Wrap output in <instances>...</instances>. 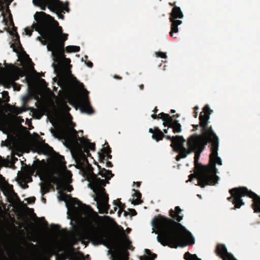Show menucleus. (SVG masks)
Returning a JSON list of instances; mask_svg holds the SVG:
<instances>
[{"label": "nucleus", "mask_w": 260, "mask_h": 260, "mask_svg": "<svg viewBox=\"0 0 260 260\" xmlns=\"http://www.w3.org/2000/svg\"><path fill=\"white\" fill-rule=\"evenodd\" d=\"M108 255H111V260H128L129 252L120 249L116 250L114 253H110L108 251Z\"/></svg>", "instance_id": "obj_16"}, {"label": "nucleus", "mask_w": 260, "mask_h": 260, "mask_svg": "<svg viewBox=\"0 0 260 260\" xmlns=\"http://www.w3.org/2000/svg\"><path fill=\"white\" fill-rule=\"evenodd\" d=\"M166 126H167V124H166ZM168 126H169V125H168ZM168 128H169V127H168ZM168 130H169V128H167V129H164L163 131H164V132L165 133H166V134H167V133H168Z\"/></svg>", "instance_id": "obj_39"}, {"label": "nucleus", "mask_w": 260, "mask_h": 260, "mask_svg": "<svg viewBox=\"0 0 260 260\" xmlns=\"http://www.w3.org/2000/svg\"><path fill=\"white\" fill-rule=\"evenodd\" d=\"M149 132L151 133H153V131L152 128H149Z\"/></svg>", "instance_id": "obj_47"}, {"label": "nucleus", "mask_w": 260, "mask_h": 260, "mask_svg": "<svg viewBox=\"0 0 260 260\" xmlns=\"http://www.w3.org/2000/svg\"><path fill=\"white\" fill-rule=\"evenodd\" d=\"M137 187H139L140 185V182H137Z\"/></svg>", "instance_id": "obj_50"}, {"label": "nucleus", "mask_w": 260, "mask_h": 260, "mask_svg": "<svg viewBox=\"0 0 260 260\" xmlns=\"http://www.w3.org/2000/svg\"><path fill=\"white\" fill-rule=\"evenodd\" d=\"M157 110L156 108H155L154 109V113H156V112H157Z\"/></svg>", "instance_id": "obj_51"}, {"label": "nucleus", "mask_w": 260, "mask_h": 260, "mask_svg": "<svg viewBox=\"0 0 260 260\" xmlns=\"http://www.w3.org/2000/svg\"><path fill=\"white\" fill-rule=\"evenodd\" d=\"M64 109L68 111H69L70 110V108L67 105H64Z\"/></svg>", "instance_id": "obj_40"}, {"label": "nucleus", "mask_w": 260, "mask_h": 260, "mask_svg": "<svg viewBox=\"0 0 260 260\" xmlns=\"http://www.w3.org/2000/svg\"><path fill=\"white\" fill-rule=\"evenodd\" d=\"M66 206L68 208V210H69L68 205L67 203L66 204Z\"/></svg>", "instance_id": "obj_54"}, {"label": "nucleus", "mask_w": 260, "mask_h": 260, "mask_svg": "<svg viewBox=\"0 0 260 260\" xmlns=\"http://www.w3.org/2000/svg\"><path fill=\"white\" fill-rule=\"evenodd\" d=\"M72 179L71 177L66 178L64 180L57 179L54 181V184L56 187L60 190L71 192L73 187L70 183H72Z\"/></svg>", "instance_id": "obj_15"}, {"label": "nucleus", "mask_w": 260, "mask_h": 260, "mask_svg": "<svg viewBox=\"0 0 260 260\" xmlns=\"http://www.w3.org/2000/svg\"><path fill=\"white\" fill-rule=\"evenodd\" d=\"M75 126V123L70 121L68 123L67 126L62 129L61 133L65 142L69 145L76 144L81 150H85L87 154L88 150L94 151L95 149L94 144L90 142L84 137H80L77 131L74 128Z\"/></svg>", "instance_id": "obj_6"}, {"label": "nucleus", "mask_w": 260, "mask_h": 260, "mask_svg": "<svg viewBox=\"0 0 260 260\" xmlns=\"http://www.w3.org/2000/svg\"><path fill=\"white\" fill-rule=\"evenodd\" d=\"M57 199H58V200L59 201H62V200H63V199H61V196H57Z\"/></svg>", "instance_id": "obj_43"}, {"label": "nucleus", "mask_w": 260, "mask_h": 260, "mask_svg": "<svg viewBox=\"0 0 260 260\" xmlns=\"http://www.w3.org/2000/svg\"><path fill=\"white\" fill-rule=\"evenodd\" d=\"M34 6L39 7L42 10H46L48 7L50 11L61 10V12H69V2H66V7H63V2L60 0H32Z\"/></svg>", "instance_id": "obj_9"}, {"label": "nucleus", "mask_w": 260, "mask_h": 260, "mask_svg": "<svg viewBox=\"0 0 260 260\" xmlns=\"http://www.w3.org/2000/svg\"><path fill=\"white\" fill-rule=\"evenodd\" d=\"M70 224L74 228L75 227V225L74 224L73 222L72 221H70Z\"/></svg>", "instance_id": "obj_44"}, {"label": "nucleus", "mask_w": 260, "mask_h": 260, "mask_svg": "<svg viewBox=\"0 0 260 260\" xmlns=\"http://www.w3.org/2000/svg\"><path fill=\"white\" fill-rule=\"evenodd\" d=\"M126 231L128 233H129L131 231V229L128 228L126 229Z\"/></svg>", "instance_id": "obj_46"}, {"label": "nucleus", "mask_w": 260, "mask_h": 260, "mask_svg": "<svg viewBox=\"0 0 260 260\" xmlns=\"http://www.w3.org/2000/svg\"><path fill=\"white\" fill-rule=\"evenodd\" d=\"M205 114L203 115L202 113L200 115V123L202 127V131L205 132L206 131L207 127L208 124V120L210 118V115L213 112V111L210 109L209 105H206L203 109Z\"/></svg>", "instance_id": "obj_14"}, {"label": "nucleus", "mask_w": 260, "mask_h": 260, "mask_svg": "<svg viewBox=\"0 0 260 260\" xmlns=\"http://www.w3.org/2000/svg\"><path fill=\"white\" fill-rule=\"evenodd\" d=\"M111 152V150L109 146L104 148V153L106 155L108 159L112 158V155L110 154Z\"/></svg>", "instance_id": "obj_26"}, {"label": "nucleus", "mask_w": 260, "mask_h": 260, "mask_svg": "<svg viewBox=\"0 0 260 260\" xmlns=\"http://www.w3.org/2000/svg\"><path fill=\"white\" fill-rule=\"evenodd\" d=\"M52 254H50V255L49 256V258H50L52 256Z\"/></svg>", "instance_id": "obj_58"}, {"label": "nucleus", "mask_w": 260, "mask_h": 260, "mask_svg": "<svg viewBox=\"0 0 260 260\" xmlns=\"http://www.w3.org/2000/svg\"><path fill=\"white\" fill-rule=\"evenodd\" d=\"M114 208H115V209H114L115 211H116L117 207H115Z\"/></svg>", "instance_id": "obj_61"}, {"label": "nucleus", "mask_w": 260, "mask_h": 260, "mask_svg": "<svg viewBox=\"0 0 260 260\" xmlns=\"http://www.w3.org/2000/svg\"><path fill=\"white\" fill-rule=\"evenodd\" d=\"M81 204L82 203L80 201L77 200V202L76 203V204L77 205L80 206Z\"/></svg>", "instance_id": "obj_42"}, {"label": "nucleus", "mask_w": 260, "mask_h": 260, "mask_svg": "<svg viewBox=\"0 0 260 260\" xmlns=\"http://www.w3.org/2000/svg\"><path fill=\"white\" fill-rule=\"evenodd\" d=\"M132 191L134 192L133 196H134V198H136V199L134 200L132 203L135 205L141 204L142 202V201L141 200L142 196L141 193L140 191L135 189H133Z\"/></svg>", "instance_id": "obj_19"}, {"label": "nucleus", "mask_w": 260, "mask_h": 260, "mask_svg": "<svg viewBox=\"0 0 260 260\" xmlns=\"http://www.w3.org/2000/svg\"><path fill=\"white\" fill-rule=\"evenodd\" d=\"M87 57H88L87 56H86V55L85 56V58L86 59L87 58Z\"/></svg>", "instance_id": "obj_60"}, {"label": "nucleus", "mask_w": 260, "mask_h": 260, "mask_svg": "<svg viewBox=\"0 0 260 260\" xmlns=\"http://www.w3.org/2000/svg\"><path fill=\"white\" fill-rule=\"evenodd\" d=\"M119 230L121 232V240L124 244L125 248L129 250H132L133 246L131 245L132 242L129 239L128 236L125 234L124 229L122 227H120Z\"/></svg>", "instance_id": "obj_18"}, {"label": "nucleus", "mask_w": 260, "mask_h": 260, "mask_svg": "<svg viewBox=\"0 0 260 260\" xmlns=\"http://www.w3.org/2000/svg\"><path fill=\"white\" fill-rule=\"evenodd\" d=\"M5 9V7L3 6H1L0 7V12H2V15L4 17V10Z\"/></svg>", "instance_id": "obj_35"}, {"label": "nucleus", "mask_w": 260, "mask_h": 260, "mask_svg": "<svg viewBox=\"0 0 260 260\" xmlns=\"http://www.w3.org/2000/svg\"><path fill=\"white\" fill-rule=\"evenodd\" d=\"M89 181L88 186L95 195L93 200L95 202V205L99 212L101 214L108 213L110 208L109 197L104 187L109 182H106L105 179H101L95 175Z\"/></svg>", "instance_id": "obj_5"}, {"label": "nucleus", "mask_w": 260, "mask_h": 260, "mask_svg": "<svg viewBox=\"0 0 260 260\" xmlns=\"http://www.w3.org/2000/svg\"><path fill=\"white\" fill-rule=\"evenodd\" d=\"M80 132L81 133H83V131H81Z\"/></svg>", "instance_id": "obj_62"}, {"label": "nucleus", "mask_w": 260, "mask_h": 260, "mask_svg": "<svg viewBox=\"0 0 260 260\" xmlns=\"http://www.w3.org/2000/svg\"><path fill=\"white\" fill-rule=\"evenodd\" d=\"M31 199V203H34L35 200V198L34 197L32 198Z\"/></svg>", "instance_id": "obj_45"}, {"label": "nucleus", "mask_w": 260, "mask_h": 260, "mask_svg": "<svg viewBox=\"0 0 260 260\" xmlns=\"http://www.w3.org/2000/svg\"><path fill=\"white\" fill-rule=\"evenodd\" d=\"M0 131H2L3 134H7V132L5 130L3 129V126L0 124Z\"/></svg>", "instance_id": "obj_37"}, {"label": "nucleus", "mask_w": 260, "mask_h": 260, "mask_svg": "<svg viewBox=\"0 0 260 260\" xmlns=\"http://www.w3.org/2000/svg\"><path fill=\"white\" fill-rule=\"evenodd\" d=\"M151 117L153 119H156L158 117L160 118V117H159V115L158 116H157L156 115L152 114V115H151Z\"/></svg>", "instance_id": "obj_38"}, {"label": "nucleus", "mask_w": 260, "mask_h": 260, "mask_svg": "<svg viewBox=\"0 0 260 260\" xmlns=\"http://www.w3.org/2000/svg\"><path fill=\"white\" fill-rule=\"evenodd\" d=\"M100 175L102 177L105 178L106 179H110L114 175L112 174L111 171L106 170L105 169H103L101 170L100 172Z\"/></svg>", "instance_id": "obj_22"}, {"label": "nucleus", "mask_w": 260, "mask_h": 260, "mask_svg": "<svg viewBox=\"0 0 260 260\" xmlns=\"http://www.w3.org/2000/svg\"><path fill=\"white\" fill-rule=\"evenodd\" d=\"M11 35L12 36L13 41L14 42L13 44L11 45V46L14 45L15 46V47H17V48H19L21 46L20 39H19V36L17 32H13L11 33Z\"/></svg>", "instance_id": "obj_21"}, {"label": "nucleus", "mask_w": 260, "mask_h": 260, "mask_svg": "<svg viewBox=\"0 0 260 260\" xmlns=\"http://www.w3.org/2000/svg\"><path fill=\"white\" fill-rule=\"evenodd\" d=\"M57 84L62 90H67L69 88L70 84L68 80L66 77H63L60 81L57 82Z\"/></svg>", "instance_id": "obj_20"}, {"label": "nucleus", "mask_w": 260, "mask_h": 260, "mask_svg": "<svg viewBox=\"0 0 260 260\" xmlns=\"http://www.w3.org/2000/svg\"><path fill=\"white\" fill-rule=\"evenodd\" d=\"M193 126L195 129H197L198 128V126L196 125H193Z\"/></svg>", "instance_id": "obj_48"}, {"label": "nucleus", "mask_w": 260, "mask_h": 260, "mask_svg": "<svg viewBox=\"0 0 260 260\" xmlns=\"http://www.w3.org/2000/svg\"><path fill=\"white\" fill-rule=\"evenodd\" d=\"M184 257L186 260H201V258L197 257L196 254H191L188 252L184 254Z\"/></svg>", "instance_id": "obj_24"}, {"label": "nucleus", "mask_w": 260, "mask_h": 260, "mask_svg": "<svg viewBox=\"0 0 260 260\" xmlns=\"http://www.w3.org/2000/svg\"><path fill=\"white\" fill-rule=\"evenodd\" d=\"M64 145H65V146H66V147H68V146H67V145H66V144H64Z\"/></svg>", "instance_id": "obj_64"}, {"label": "nucleus", "mask_w": 260, "mask_h": 260, "mask_svg": "<svg viewBox=\"0 0 260 260\" xmlns=\"http://www.w3.org/2000/svg\"><path fill=\"white\" fill-rule=\"evenodd\" d=\"M209 132V141L211 143V153L210 154V165H203L199 162V159L202 151L201 149V144L198 138L197 137L200 146L198 147L195 152L194 157V165L195 168V172L191 174L189 176V179L186 182H192L193 179H197V183L196 185H199L203 188L207 185H215L218 183L219 180V177L217 176V169L216 165L221 166L222 165V159L220 157L218 156V147H219V139L215 133L210 127L208 130Z\"/></svg>", "instance_id": "obj_3"}, {"label": "nucleus", "mask_w": 260, "mask_h": 260, "mask_svg": "<svg viewBox=\"0 0 260 260\" xmlns=\"http://www.w3.org/2000/svg\"><path fill=\"white\" fill-rule=\"evenodd\" d=\"M5 257L4 255L0 256V260H5Z\"/></svg>", "instance_id": "obj_41"}, {"label": "nucleus", "mask_w": 260, "mask_h": 260, "mask_svg": "<svg viewBox=\"0 0 260 260\" xmlns=\"http://www.w3.org/2000/svg\"><path fill=\"white\" fill-rule=\"evenodd\" d=\"M229 192L232 196L228 198V199L229 201L233 202L236 208H239L241 206L244 205V202L241 198L247 196L253 199V209L254 212L260 213V197L255 193L248 190L246 187L233 188L230 189Z\"/></svg>", "instance_id": "obj_7"}, {"label": "nucleus", "mask_w": 260, "mask_h": 260, "mask_svg": "<svg viewBox=\"0 0 260 260\" xmlns=\"http://www.w3.org/2000/svg\"><path fill=\"white\" fill-rule=\"evenodd\" d=\"M143 87H144L143 85H140V89H141V90L143 89Z\"/></svg>", "instance_id": "obj_49"}, {"label": "nucleus", "mask_w": 260, "mask_h": 260, "mask_svg": "<svg viewBox=\"0 0 260 260\" xmlns=\"http://www.w3.org/2000/svg\"><path fill=\"white\" fill-rule=\"evenodd\" d=\"M34 17L37 21L34 27L41 36L37 40L42 45H47L48 51L51 52L53 71L59 72L64 61L71 62L64 54V42L68 39V34L63 33L58 22L44 12H37Z\"/></svg>", "instance_id": "obj_1"}, {"label": "nucleus", "mask_w": 260, "mask_h": 260, "mask_svg": "<svg viewBox=\"0 0 260 260\" xmlns=\"http://www.w3.org/2000/svg\"><path fill=\"white\" fill-rule=\"evenodd\" d=\"M9 78L11 81L14 82L18 80L20 77L24 76V73L20 68L17 67L16 69H13V67L9 70Z\"/></svg>", "instance_id": "obj_17"}, {"label": "nucleus", "mask_w": 260, "mask_h": 260, "mask_svg": "<svg viewBox=\"0 0 260 260\" xmlns=\"http://www.w3.org/2000/svg\"><path fill=\"white\" fill-rule=\"evenodd\" d=\"M69 117L72 119V116L70 114L69 115Z\"/></svg>", "instance_id": "obj_57"}, {"label": "nucleus", "mask_w": 260, "mask_h": 260, "mask_svg": "<svg viewBox=\"0 0 260 260\" xmlns=\"http://www.w3.org/2000/svg\"><path fill=\"white\" fill-rule=\"evenodd\" d=\"M159 117L163 121V125L166 126L167 125H169V127L173 129V133H180L182 131L181 125L177 120H174L173 117L175 115L171 116L169 114H165L163 112L159 114Z\"/></svg>", "instance_id": "obj_12"}, {"label": "nucleus", "mask_w": 260, "mask_h": 260, "mask_svg": "<svg viewBox=\"0 0 260 260\" xmlns=\"http://www.w3.org/2000/svg\"><path fill=\"white\" fill-rule=\"evenodd\" d=\"M159 117L163 121V125L166 126L167 125H169V127L173 129V133H180L182 131L181 125L177 120H174L173 117L175 115L171 116L169 114H165L163 112L159 114Z\"/></svg>", "instance_id": "obj_13"}, {"label": "nucleus", "mask_w": 260, "mask_h": 260, "mask_svg": "<svg viewBox=\"0 0 260 260\" xmlns=\"http://www.w3.org/2000/svg\"><path fill=\"white\" fill-rule=\"evenodd\" d=\"M2 94H3V96L4 98H6V100L7 101H9V97L8 96V92L7 91H4L3 92H2Z\"/></svg>", "instance_id": "obj_33"}, {"label": "nucleus", "mask_w": 260, "mask_h": 260, "mask_svg": "<svg viewBox=\"0 0 260 260\" xmlns=\"http://www.w3.org/2000/svg\"><path fill=\"white\" fill-rule=\"evenodd\" d=\"M169 213L173 219L159 215L158 218L155 217L151 220L153 230L156 224L158 225L159 235L156 237L157 241L163 246L171 248L194 244L195 239L192 234L181 223L175 221L179 222L183 219L180 208L176 206L175 210L171 209Z\"/></svg>", "instance_id": "obj_2"}, {"label": "nucleus", "mask_w": 260, "mask_h": 260, "mask_svg": "<svg viewBox=\"0 0 260 260\" xmlns=\"http://www.w3.org/2000/svg\"><path fill=\"white\" fill-rule=\"evenodd\" d=\"M52 12L56 13L58 19H64V16L62 14V12H61V10H55V11H52Z\"/></svg>", "instance_id": "obj_29"}, {"label": "nucleus", "mask_w": 260, "mask_h": 260, "mask_svg": "<svg viewBox=\"0 0 260 260\" xmlns=\"http://www.w3.org/2000/svg\"><path fill=\"white\" fill-rule=\"evenodd\" d=\"M43 202H44V203H45V202H46V199H44V198H43Z\"/></svg>", "instance_id": "obj_55"}, {"label": "nucleus", "mask_w": 260, "mask_h": 260, "mask_svg": "<svg viewBox=\"0 0 260 260\" xmlns=\"http://www.w3.org/2000/svg\"><path fill=\"white\" fill-rule=\"evenodd\" d=\"M6 4H7V8H6V10L7 13L9 14L10 13V9L9 8V6L11 4V3L13 2V0H4Z\"/></svg>", "instance_id": "obj_31"}, {"label": "nucleus", "mask_w": 260, "mask_h": 260, "mask_svg": "<svg viewBox=\"0 0 260 260\" xmlns=\"http://www.w3.org/2000/svg\"><path fill=\"white\" fill-rule=\"evenodd\" d=\"M197 196L199 198H201V196L200 194H197Z\"/></svg>", "instance_id": "obj_56"}, {"label": "nucleus", "mask_w": 260, "mask_h": 260, "mask_svg": "<svg viewBox=\"0 0 260 260\" xmlns=\"http://www.w3.org/2000/svg\"><path fill=\"white\" fill-rule=\"evenodd\" d=\"M194 109V112H195L194 117H195V118H197V116H198V110H199V108L198 107H195Z\"/></svg>", "instance_id": "obj_34"}, {"label": "nucleus", "mask_w": 260, "mask_h": 260, "mask_svg": "<svg viewBox=\"0 0 260 260\" xmlns=\"http://www.w3.org/2000/svg\"><path fill=\"white\" fill-rule=\"evenodd\" d=\"M88 237L90 238L94 245H104L109 250L113 246L116 247L118 244L106 234L98 231L90 229L88 232Z\"/></svg>", "instance_id": "obj_8"}, {"label": "nucleus", "mask_w": 260, "mask_h": 260, "mask_svg": "<svg viewBox=\"0 0 260 260\" xmlns=\"http://www.w3.org/2000/svg\"><path fill=\"white\" fill-rule=\"evenodd\" d=\"M106 166L108 168H111L112 167V164L110 161H107L106 162Z\"/></svg>", "instance_id": "obj_36"}, {"label": "nucleus", "mask_w": 260, "mask_h": 260, "mask_svg": "<svg viewBox=\"0 0 260 260\" xmlns=\"http://www.w3.org/2000/svg\"><path fill=\"white\" fill-rule=\"evenodd\" d=\"M113 202L114 204L119 208H121L122 207L123 205L119 200H114Z\"/></svg>", "instance_id": "obj_32"}, {"label": "nucleus", "mask_w": 260, "mask_h": 260, "mask_svg": "<svg viewBox=\"0 0 260 260\" xmlns=\"http://www.w3.org/2000/svg\"><path fill=\"white\" fill-rule=\"evenodd\" d=\"M80 48L78 46L70 45L68 46L66 50L68 52H76L80 51Z\"/></svg>", "instance_id": "obj_25"}, {"label": "nucleus", "mask_w": 260, "mask_h": 260, "mask_svg": "<svg viewBox=\"0 0 260 260\" xmlns=\"http://www.w3.org/2000/svg\"><path fill=\"white\" fill-rule=\"evenodd\" d=\"M37 23V21H36V23H34L31 26V29L28 27H26L25 28V32L26 33V35H27V36H31V34H32V31L33 30H35L36 31V30L35 29V28H34V26L35 25V24H36V23ZM37 31H38L37 30Z\"/></svg>", "instance_id": "obj_27"}, {"label": "nucleus", "mask_w": 260, "mask_h": 260, "mask_svg": "<svg viewBox=\"0 0 260 260\" xmlns=\"http://www.w3.org/2000/svg\"><path fill=\"white\" fill-rule=\"evenodd\" d=\"M134 212H135V215H136V210H134Z\"/></svg>", "instance_id": "obj_63"}, {"label": "nucleus", "mask_w": 260, "mask_h": 260, "mask_svg": "<svg viewBox=\"0 0 260 260\" xmlns=\"http://www.w3.org/2000/svg\"><path fill=\"white\" fill-rule=\"evenodd\" d=\"M82 62H84L85 64L89 68H92L93 66V63L90 61H87L86 60H84L83 58H82L81 59Z\"/></svg>", "instance_id": "obj_30"}, {"label": "nucleus", "mask_w": 260, "mask_h": 260, "mask_svg": "<svg viewBox=\"0 0 260 260\" xmlns=\"http://www.w3.org/2000/svg\"><path fill=\"white\" fill-rule=\"evenodd\" d=\"M155 55L157 57H159L161 58H166L167 57V56L166 54V53L158 51L155 52Z\"/></svg>", "instance_id": "obj_28"}, {"label": "nucleus", "mask_w": 260, "mask_h": 260, "mask_svg": "<svg viewBox=\"0 0 260 260\" xmlns=\"http://www.w3.org/2000/svg\"><path fill=\"white\" fill-rule=\"evenodd\" d=\"M110 214H112V213H113V211H111L110 212Z\"/></svg>", "instance_id": "obj_59"}, {"label": "nucleus", "mask_w": 260, "mask_h": 260, "mask_svg": "<svg viewBox=\"0 0 260 260\" xmlns=\"http://www.w3.org/2000/svg\"><path fill=\"white\" fill-rule=\"evenodd\" d=\"M156 133L152 135L153 139L156 142L161 140L163 138L171 141V147L173 150L178 153L176 156V159L177 161L180 160L181 158H185L187 155L196 151V149L200 146V144L197 137L193 135L188 138L187 142L188 148H186L184 146L185 140L182 136H165L161 131L156 128Z\"/></svg>", "instance_id": "obj_4"}, {"label": "nucleus", "mask_w": 260, "mask_h": 260, "mask_svg": "<svg viewBox=\"0 0 260 260\" xmlns=\"http://www.w3.org/2000/svg\"><path fill=\"white\" fill-rule=\"evenodd\" d=\"M76 81L81 85V88L82 91V94L78 100V104L79 107L80 111L82 113H86L88 115L92 114L94 113L89 100V91L84 88L83 84L79 82L74 77Z\"/></svg>", "instance_id": "obj_10"}, {"label": "nucleus", "mask_w": 260, "mask_h": 260, "mask_svg": "<svg viewBox=\"0 0 260 260\" xmlns=\"http://www.w3.org/2000/svg\"><path fill=\"white\" fill-rule=\"evenodd\" d=\"M175 112V110H171V113H174Z\"/></svg>", "instance_id": "obj_52"}, {"label": "nucleus", "mask_w": 260, "mask_h": 260, "mask_svg": "<svg viewBox=\"0 0 260 260\" xmlns=\"http://www.w3.org/2000/svg\"><path fill=\"white\" fill-rule=\"evenodd\" d=\"M145 252L148 257H140V260H152L155 259L157 256L156 254L152 253L151 251L148 249H145Z\"/></svg>", "instance_id": "obj_23"}, {"label": "nucleus", "mask_w": 260, "mask_h": 260, "mask_svg": "<svg viewBox=\"0 0 260 260\" xmlns=\"http://www.w3.org/2000/svg\"><path fill=\"white\" fill-rule=\"evenodd\" d=\"M32 71H33L34 72H35V73H36V72H36V70H35V69L34 68V67H32Z\"/></svg>", "instance_id": "obj_53"}, {"label": "nucleus", "mask_w": 260, "mask_h": 260, "mask_svg": "<svg viewBox=\"0 0 260 260\" xmlns=\"http://www.w3.org/2000/svg\"><path fill=\"white\" fill-rule=\"evenodd\" d=\"M183 17V14L179 7L175 6L170 14V20L172 23L171 24V31L170 32L172 37L176 38L174 36L173 33L178 32V25L182 23V21L180 20H176V19H181Z\"/></svg>", "instance_id": "obj_11"}]
</instances>
